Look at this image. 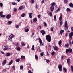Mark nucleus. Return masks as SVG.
<instances>
[{
  "label": "nucleus",
  "mask_w": 73,
  "mask_h": 73,
  "mask_svg": "<svg viewBox=\"0 0 73 73\" xmlns=\"http://www.w3.org/2000/svg\"><path fill=\"white\" fill-rule=\"evenodd\" d=\"M47 55L48 56H49V53H48V52H47Z\"/></svg>",
  "instance_id": "e2e57ef3"
},
{
  "label": "nucleus",
  "mask_w": 73,
  "mask_h": 73,
  "mask_svg": "<svg viewBox=\"0 0 73 73\" xmlns=\"http://www.w3.org/2000/svg\"><path fill=\"white\" fill-rule=\"evenodd\" d=\"M35 7H36V9H38V5L36 4L35 5Z\"/></svg>",
  "instance_id": "37998d69"
},
{
  "label": "nucleus",
  "mask_w": 73,
  "mask_h": 73,
  "mask_svg": "<svg viewBox=\"0 0 73 73\" xmlns=\"http://www.w3.org/2000/svg\"><path fill=\"white\" fill-rule=\"evenodd\" d=\"M25 16V13H23L21 15V16L22 17H24V16Z\"/></svg>",
  "instance_id": "f704fd0d"
},
{
  "label": "nucleus",
  "mask_w": 73,
  "mask_h": 73,
  "mask_svg": "<svg viewBox=\"0 0 73 73\" xmlns=\"http://www.w3.org/2000/svg\"><path fill=\"white\" fill-rule=\"evenodd\" d=\"M0 6L1 7H3V3H0Z\"/></svg>",
  "instance_id": "de8ad7c7"
},
{
  "label": "nucleus",
  "mask_w": 73,
  "mask_h": 73,
  "mask_svg": "<svg viewBox=\"0 0 73 73\" xmlns=\"http://www.w3.org/2000/svg\"><path fill=\"white\" fill-rule=\"evenodd\" d=\"M21 44L22 46H25V44H24V43L23 41L21 42Z\"/></svg>",
  "instance_id": "a211bd4d"
},
{
  "label": "nucleus",
  "mask_w": 73,
  "mask_h": 73,
  "mask_svg": "<svg viewBox=\"0 0 73 73\" xmlns=\"http://www.w3.org/2000/svg\"><path fill=\"white\" fill-rule=\"evenodd\" d=\"M14 37V35L12 34H11V35L9 36L8 40H9L11 39H12V38H13Z\"/></svg>",
  "instance_id": "423d86ee"
},
{
  "label": "nucleus",
  "mask_w": 73,
  "mask_h": 73,
  "mask_svg": "<svg viewBox=\"0 0 73 73\" xmlns=\"http://www.w3.org/2000/svg\"><path fill=\"white\" fill-rule=\"evenodd\" d=\"M35 35V33H33L32 35H31V37H33V35Z\"/></svg>",
  "instance_id": "603ef678"
},
{
  "label": "nucleus",
  "mask_w": 73,
  "mask_h": 73,
  "mask_svg": "<svg viewBox=\"0 0 73 73\" xmlns=\"http://www.w3.org/2000/svg\"><path fill=\"white\" fill-rule=\"evenodd\" d=\"M15 27H16V28H19V25H16Z\"/></svg>",
  "instance_id": "a18cd8bd"
},
{
  "label": "nucleus",
  "mask_w": 73,
  "mask_h": 73,
  "mask_svg": "<svg viewBox=\"0 0 73 73\" xmlns=\"http://www.w3.org/2000/svg\"><path fill=\"white\" fill-rule=\"evenodd\" d=\"M24 7V6H20L19 8V9L20 10H21L22 9H23Z\"/></svg>",
  "instance_id": "2eb2a0df"
},
{
  "label": "nucleus",
  "mask_w": 73,
  "mask_h": 73,
  "mask_svg": "<svg viewBox=\"0 0 73 73\" xmlns=\"http://www.w3.org/2000/svg\"><path fill=\"white\" fill-rule=\"evenodd\" d=\"M46 37V40L48 42H50L51 41V40H52L51 38V36H50L49 35H47Z\"/></svg>",
  "instance_id": "f257e3e1"
},
{
  "label": "nucleus",
  "mask_w": 73,
  "mask_h": 73,
  "mask_svg": "<svg viewBox=\"0 0 73 73\" xmlns=\"http://www.w3.org/2000/svg\"><path fill=\"white\" fill-rule=\"evenodd\" d=\"M44 26H47V24H46V22H44Z\"/></svg>",
  "instance_id": "bf43d9fd"
},
{
  "label": "nucleus",
  "mask_w": 73,
  "mask_h": 73,
  "mask_svg": "<svg viewBox=\"0 0 73 73\" xmlns=\"http://www.w3.org/2000/svg\"><path fill=\"white\" fill-rule=\"evenodd\" d=\"M23 66H21L20 67V69H23Z\"/></svg>",
  "instance_id": "09e8293b"
},
{
  "label": "nucleus",
  "mask_w": 73,
  "mask_h": 73,
  "mask_svg": "<svg viewBox=\"0 0 73 73\" xmlns=\"http://www.w3.org/2000/svg\"><path fill=\"white\" fill-rule=\"evenodd\" d=\"M29 31V29L28 28H27L25 30V32H28Z\"/></svg>",
  "instance_id": "b1692460"
},
{
  "label": "nucleus",
  "mask_w": 73,
  "mask_h": 73,
  "mask_svg": "<svg viewBox=\"0 0 73 73\" xmlns=\"http://www.w3.org/2000/svg\"><path fill=\"white\" fill-rule=\"evenodd\" d=\"M3 72H7V70H6L5 69H4L3 70Z\"/></svg>",
  "instance_id": "052dcab7"
},
{
  "label": "nucleus",
  "mask_w": 73,
  "mask_h": 73,
  "mask_svg": "<svg viewBox=\"0 0 73 73\" xmlns=\"http://www.w3.org/2000/svg\"><path fill=\"white\" fill-rule=\"evenodd\" d=\"M58 68L60 72H62V66L61 64H60L58 65Z\"/></svg>",
  "instance_id": "39448f33"
},
{
  "label": "nucleus",
  "mask_w": 73,
  "mask_h": 73,
  "mask_svg": "<svg viewBox=\"0 0 73 73\" xmlns=\"http://www.w3.org/2000/svg\"><path fill=\"white\" fill-rule=\"evenodd\" d=\"M60 8H59L57 10V11H55V12L56 13H57V12H59L60 11Z\"/></svg>",
  "instance_id": "cd10ccee"
},
{
  "label": "nucleus",
  "mask_w": 73,
  "mask_h": 73,
  "mask_svg": "<svg viewBox=\"0 0 73 73\" xmlns=\"http://www.w3.org/2000/svg\"><path fill=\"white\" fill-rule=\"evenodd\" d=\"M67 61L68 64H69V62L70 61V59L69 58H68Z\"/></svg>",
  "instance_id": "72a5a7b5"
},
{
  "label": "nucleus",
  "mask_w": 73,
  "mask_h": 73,
  "mask_svg": "<svg viewBox=\"0 0 73 73\" xmlns=\"http://www.w3.org/2000/svg\"><path fill=\"white\" fill-rule=\"evenodd\" d=\"M40 56L42 57V56H44V53H40Z\"/></svg>",
  "instance_id": "3c124183"
},
{
  "label": "nucleus",
  "mask_w": 73,
  "mask_h": 73,
  "mask_svg": "<svg viewBox=\"0 0 73 73\" xmlns=\"http://www.w3.org/2000/svg\"><path fill=\"white\" fill-rule=\"evenodd\" d=\"M4 48H4L3 49V50H4V51H5V50H8V46H7V45H6V46H4Z\"/></svg>",
  "instance_id": "0eeeda50"
},
{
  "label": "nucleus",
  "mask_w": 73,
  "mask_h": 73,
  "mask_svg": "<svg viewBox=\"0 0 73 73\" xmlns=\"http://www.w3.org/2000/svg\"><path fill=\"white\" fill-rule=\"evenodd\" d=\"M1 53L3 54H4V53L3 51H1Z\"/></svg>",
  "instance_id": "774afa93"
},
{
  "label": "nucleus",
  "mask_w": 73,
  "mask_h": 73,
  "mask_svg": "<svg viewBox=\"0 0 73 73\" xmlns=\"http://www.w3.org/2000/svg\"><path fill=\"white\" fill-rule=\"evenodd\" d=\"M44 0H42L41 2L42 4H43V3H44Z\"/></svg>",
  "instance_id": "680f3d73"
},
{
  "label": "nucleus",
  "mask_w": 73,
  "mask_h": 73,
  "mask_svg": "<svg viewBox=\"0 0 73 73\" xmlns=\"http://www.w3.org/2000/svg\"><path fill=\"white\" fill-rule=\"evenodd\" d=\"M12 69H13L14 70H15V69H16V68H15V67L14 66H12Z\"/></svg>",
  "instance_id": "4c0bfd02"
},
{
  "label": "nucleus",
  "mask_w": 73,
  "mask_h": 73,
  "mask_svg": "<svg viewBox=\"0 0 73 73\" xmlns=\"http://www.w3.org/2000/svg\"><path fill=\"white\" fill-rule=\"evenodd\" d=\"M63 58H64V56H61V59H62V60H63Z\"/></svg>",
  "instance_id": "0e129e2a"
},
{
  "label": "nucleus",
  "mask_w": 73,
  "mask_h": 73,
  "mask_svg": "<svg viewBox=\"0 0 73 73\" xmlns=\"http://www.w3.org/2000/svg\"><path fill=\"white\" fill-rule=\"evenodd\" d=\"M68 0H64V2L65 4H66L68 3Z\"/></svg>",
  "instance_id": "c03bdc74"
},
{
  "label": "nucleus",
  "mask_w": 73,
  "mask_h": 73,
  "mask_svg": "<svg viewBox=\"0 0 73 73\" xmlns=\"http://www.w3.org/2000/svg\"><path fill=\"white\" fill-rule=\"evenodd\" d=\"M34 47L35 46H34V45H32V48L31 49L32 50H35V48H34Z\"/></svg>",
  "instance_id": "e433bc0d"
},
{
  "label": "nucleus",
  "mask_w": 73,
  "mask_h": 73,
  "mask_svg": "<svg viewBox=\"0 0 73 73\" xmlns=\"http://www.w3.org/2000/svg\"><path fill=\"white\" fill-rule=\"evenodd\" d=\"M17 11V9L16 8H14V11L15 12H16Z\"/></svg>",
  "instance_id": "8fccbe9b"
},
{
  "label": "nucleus",
  "mask_w": 73,
  "mask_h": 73,
  "mask_svg": "<svg viewBox=\"0 0 73 73\" xmlns=\"http://www.w3.org/2000/svg\"><path fill=\"white\" fill-rule=\"evenodd\" d=\"M16 48L17 50H18L19 51H20L21 48L20 47V46H18V47Z\"/></svg>",
  "instance_id": "4468645a"
},
{
  "label": "nucleus",
  "mask_w": 73,
  "mask_h": 73,
  "mask_svg": "<svg viewBox=\"0 0 73 73\" xmlns=\"http://www.w3.org/2000/svg\"><path fill=\"white\" fill-rule=\"evenodd\" d=\"M12 23V21H9L8 22V23L9 24H11Z\"/></svg>",
  "instance_id": "ea45409f"
},
{
  "label": "nucleus",
  "mask_w": 73,
  "mask_h": 73,
  "mask_svg": "<svg viewBox=\"0 0 73 73\" xmlns=\"http://www.w3.org/2000/svg\"><path fill=\"white\" fill-rule=\"evenodd\" d=\"M11 15L10 14H8L7 16H6V18L7 19H9L10 18H11Z\"/></svg>",
  "instance_id": "ddd939ff"
},
{
  "label": "nucleus",
  "mask_w": 73,
  "mask_h": 73,
  "mask_svg": "<svg viewBox=\"0 0 73 73\" xmlns=\"http://www.w3.org/2000/svg\"><path fill=\"white\" fill-rule=\"evenodd\" d=\"M7 63V60H5L3 61V62L2 63V65L3 66H4V65H5V64Z\"/></svg>",
  "instance_id": "1a4fd4ad"
},
{
  "label": "nucleus",
  "mask_w": 73,
  "mask_h": 73,
  "mask_svg": "<svg viewBox=\"0 0 73 73\" xmlns=\"http://www.w3.org/2000/svg\"><path fill=\"white\" fill-rule=\"evenodd\" d=\"M13 63V60H12L8 64V65H11Z\"/></svg>",
  "instance_id": "a878e982"
},
{
  "label": "nucleus",
  "mask_w": 73,
  "mask_h": 73,
  "mask_svg": "<svg viewBox=\"0 0 73 73\" xmlns=\"http://www.w3.org/2000/svg\"><path fill=\"white\" fill-rule=\"evenodd\" d=\"M50 11L51 12H53V11H54V6H51L50 7Z\"/></svg>",
  "instance_id": "9d476101"
},
{
  "label": "nucleus",
  "mask_w": 73,
  "mask_h": 73,
  "mask_svg": "<svg viewBox=\"0 0 73 73\" xmlns=\"http://www.w3.org/2000/svg\"><path fill=\"white\" fill-rule=\"evenodd\" d=\"M59 49V48H58L57 47L55 46L54 48V50H56V51H57V50H58Z\"/></svg>",
  "instance_id": "f8f14e48"
},
{
  "label": "nucleus",
  "mask_w": 73,
  "mask_h": 73,
  "mask_svg": "<svg viewBox=\"0 0 73 73\" xmlns=\"http://www.w3.org/2000/svg\"><path fill=\"white\" fill-rule=\"evenodd\" d=\"M35 58L36 60H38V56L37 55H35Z\"/></svg>",
  "instance_id": "393cba45"
},
{
  "label": "nucleus",
  "mask_w": 73,
  "mask_h": 73,
  "mask_svg": "<svg viewBox=\"0 0 73 73\" xmlns=\"http://www.w3.org/2000/svg\"><path fill=\"white\" fill-rule=\"evenodd\" d=\"M5 15H2L1 16H0V17L1 18H2V17L4 18V17H5Z\"/></svg>",
  "instance_id": "c9c22d12"
},
{
  "label": "nucleus",
  "mask_w": 73,
  "mask_h": 73,
  "mask_svg": "<svg viewBox=\"0 0 73 73\" xmlns=\"http://www.w3.org/2000/svg\"><path fill=\"white\" fill-rule=\"evenodd\" d=\"M62 15H61L60 16V17L59 18V20H60V21H62Z\"/></svg>",
  "instance_id": "4be33fe9"
},
{
  "label": "nucleus",
  "mask_w": 73,
  "mask_h": 73,
  "mask_svg": "<svg viewBox=\"0 0 73 73\" xmlns=\"http://www.w3.org/2000/svg\"><path fill=\"white\" fill-rule=\"evenodd\" d=\"M39 41L40 43H42V40H41V38H39Z\"/></svg>",
  "instance_id": "473e14b6"
},
{
  "label": "nucleus",
  "mask_w": 73,
  "mask_h": 73,
  "mask_svg": "<svg viewBox=\"0 0 73 73\" xmlns=\"http://www.w3.org/2000/svg\"><path fill=\"white\" fill-rule=\"evenodd\" d=\"M21 59H24L25 60V56H21Z\"/></svg>",
  "instance_id": "dca6fc26"
},
{
  "label": "nucleus",
  "mask_w": 73,
  "mask_h": 73,
  "mask_svg": "<svg viewBox=\"0 0 73 73\" xmlns=\"http://www.w3.org/2000/svg\"><path fill=\"white\" fill-rule=\"evenodd\" d=\"M45 60H46V61L47 62V63H49L50 62V61L49 60L47 59H45Z\"/></svg>",
  "instance_id": "79ce46f5"
},
{
  "label": "nucleus",
  "mask_w": 73,
  "mask_h": 73,
  "mask_svg": "<svg viewBox=\"0 0 73 73\" xmlns=\"http://www.w3.org/2000/svg\"><path fill=\"white\" fill-rule=\"evenodd\" d=\"M67 12H70L71 11V9L69 8H67L66 9Z\"/></svg>",
  "instance_id": "aec40b11"
},
{
  "label": "nucleus",
  "mask_w": 73,
  "mask_h": 73,
  "mask_svg": "<svg viewBox=\"0 0 73 73\" xmlns=\"http://www.w3.org/2000/svg\"><path fill=\"white\" fill-rule=\"evenodd\" d=\"M73 27H71V32L69 34V37L72 38V36H73Z\"/></svg>",
  "instance_id": "f03ea898"
},
{
  "label": "nucleus",
  "mask_w": 73,
  "mask_h": 73,
  "mask_svg": "<svg viewBox=\"0 0 73 73\" xmlns=\"http://www.w3.org/2000/svg\"><path fill=\"white\" fill-rule=\"evenodd\" d=\"M64 30H62L60 31V33L61 35H62V33H64Z\"/></svg>",
  "instance_id": "f3484780"
},
{
  "label": "nucleus",
  "mask_w": 73,
  "mask_h": 73,
  "mask_svg": "<svg viewBox=\"0 0 73 73\" xmlns=\"http://www.w3.org/2000/svg\"><path fill=\"white\" fill-rule=\"evenodd\" d=\"M20 61V60L19 59H16V62H18Z\"/></svg>",
  "instance_id": "2f4dec72"
},
{
  "label": "nucleus",
  "mask_w": 73,
  "mask_h": 73,
  "mask_svg": "<svg viewBox=\"0 0 73 73\" xmlns=\"http://www.w3.org/2000/svg\"><path fill=\"white\" fill-rule=\"evenodd\" d=\"M54 19H56V15L54 16Z\"/></svg>",
  "instance_id": "338daca9"
},
{
  "label": "nucleus",
  "mask_w": 73,
  "mask_h": 73,
  "mask_svg": "<svg viewBox=\"0 0 73 73\" xmlns=\"http://www.w3.org/2000/svg\"><path fill=\"white\" fill-rule=\"evenodd\" d=\"M65 29L66 31H67L68 29V28H69V26H68V23L67 22V21H66L65 23Z\"/></svg>",
  "instance_id": "7ed1b4c3"
},
{
  "label": "nucleus",
  "mask_w": 73,
  "mask_h": 73,
  "mask_svg": "<svg viewBox=\"0 0 73 73\" xmlns=\"http://www.w3.org/2000/svg\"><path fill=\"white\" fill-rule=\"evenodd\" d=\"M38 18H40V17H41V15H38Z\"/></svg>",
  "instance_id": "4d7b16f0"
},
{
  "label": "nucleus",
  "mask_w": 73,
  "mask_h": 73,
  "mask_svg": "<svg viewBox=\"0 0 73 73\" xmlns=\"http://www.w3.org/2000/svg\"><path fill=\"white\" fill-rule=\"evenodd\" d=\"M11 56V53H7L6 54V56L7 57H9V56Z\"/></svg>",
  "instance_id": "412c9836"
},
{
  "label": "nucleus",
  "mask_w": 73,
  "mask_h": 73,
  "mask_svg": "<svg viewBox=\"0 0 73 73\" xmlns=\"http://www.w3.org/2000/svg\"><path fill=\"white\" fill-rule=\"evenodd\" d=\"M2 15H3V12H0V16H1Z\"/></svg>",
  "instance_id": "6e6d98bb"
},
{
  "label": "nucleus",
  "mask_w": 73,
  "mask_h": 73,
  "mask_svg": "<svg viewBox=\"0 0 73 73\" xmlns=\"http://www.w3.org/2000/svg\"><path fill=\"white\" fill-rule=\"evenodd\" d=\"M64 46L65 48H69V44H65Z\"/></svg>",
  "instance_id": "c756f323"
},
{
  "label": "nucleus",
  "mask_w": 73,
  "mask_h": 73,
  "mask_svg": "<svg viewBox=\"0 0 73 73\" xmlns=\"http://www.w3.org/2000/svg\"><path fill=\"white\" fill-rule=\"evenodd\" d=\"M31 2L33 4H34L35 3V0H31Z\"/></svg>",
  "instance_id": "5fc2aeb1"
},
{
  "label": "nucleus",
  "mask_w": 73,
  "mask_h": 73,
  "mask_svg": "<svg viewBox=\"0 0 73 73\" xmlns=\"http://www.w3.org/2000/svg\"><path fill=\"white\" fill-rule=\"evenodd\" d=\"M43 45H44L43 43H42V42L41 43H40V46H43Z\"/></svg>",
  "instance_id": "49530a36"
},
{
  "label": "nucleus",
  "mask_w": 73,
  "mask_h": 73,
  "mask_svg": "<svg viewBox=\"0 0 73 73\" xmlns=\"http://www.w3.org/2000/svg\"><path fill=\"white\" fill-rule=\"evenodd\" d=\"M40 32L41 33L42 35H44L46 34V32L44 30H41Z\"/></svg>",
  "instance_id": "6e6552de"
},
{
  "label": "nucleus",
  "mask_w": 73,
  "mask_h": 73,
  "mask_svg": "<svg viewBox=\"0 0 73 73\" xmlns=\"http://www.w3.org/2000/svg\"><path fill=\"white\" fill-rule=\"evenodd\" d=\"M12 4L14 5H16V3L15 2H13Z\"/></svg>",
  "instance_id": "864d4df0"
},
{
  "label": "nucleus",
  "mask_w": 73,
  "mask_h": 73,
  "mask_svg": "<svg viewBox=\"0 0 73 73\" xmlns=\"http://www.w3.org/2000/svg\"><path fill=\"white\" fill-rule=\"evenodd\" d=\"M63 70L65 71V72H67V69H66L65 68H63Z\"/></svg>",
  "instance_id": "58836bf2"
},
{
  "label": "nucleus",
  "mask_w": 73,
  "mask_h": 73,
  "mask_svg": "<svg viewBox=\"0 0 73 73\" xmlns=\"http://www.w3.org/2000/svg\"><path fill=\"white\" fill-rule=\"evenodd\" d=\"M39 27H40V29H41V28H42V27H41V25H40Z\"/></svg>",
  "instance_id": "69168bd1"
},
{
  "label": "nucleus",
  "mask_w": 73,
  "mask_h": 73,
  "mask_svg": "<svg viewBox=\"0 0 73 73\" xmlns=\"http://www.w3.org/2000/svg\"><path fill=\"white\" fill-rule=\"evenodd\" d=\"M51 31H53V27H52L51 28Z\"/></svg>",
  "instance_id": "13d9d810"
},
{
  "label": "nucleus",
  "mask_w": 73,
  "mask_h": 73,
  "mask_svg": "<svg viewBox=\"0 0 73 73\" xmlns=\"http://www.w3.org/2000/svg\"><path fill=\"white\" fill-rule=\"evenodd\" d=\"M32 13H30L29 14V17L30 19H31V18H32Z\"/></svg>",
  "instance_id": "6ab92c4d"
},
{
  "label": "nucleus",
  "mask_w": 73,
  "mask_h": 73,
  "mask_svg": "<svg viewBox=\"0 0 73 73\" xmlns=\"http://www.w3.org/2000/svg\"><path fill=\"white\" fill-rule=\"evenodd\" d=\"M37 21V19L36 18H34L33 20V22L36 23Z\"/></svg>",
  "instance_id": "9b49d317"
},
{
  "label": "nucleus",
  "mask_w": 73,
  "mask_h": 73,
  "mask_svg": "<svg viewBox=\"0 0 73 73\" xmlns=\"http://www.w3.org/2000/svg\"><path fill=\"white\" fill-rule=\"evenodd\" d=\"M52 56H54V54H55V52L53 51L51 53Z\"/></svg>",
  "instance_id": "7c9ffc66"
},
{
  "label": "nucleus",
  "mask_w": 73,
  "mask_h": 73,
  "mask_svg": "<svg viewBox=\"0 0 73 73\" xmlns=\"http://www.w3.org/2000/svg\"><path fill=\"white\" fill-rule=\"evenodd\" d=\"M61 43H62V41H61V40H60V41H58V44L59 45H60L61 44Z\"/></svg>",
  "instance_id": "bb28decb"
},
{
  "label": "nucleus",
  "mask_w": 73,
  "mask_h": 73,
  "mask_svg": "<svg viewBox=\"0 0 73 73\" xmlns=\"http://www.w3.org/2000/svg\"><path fill=\"white\" fill-rule=\"evenodd\" d=\"M73 52L72 49H67L66 50V54L68 53H72Z\"/></svg>",
  "instance_id": "20e7f679"
},
{
  "label": "nucleus",
  "mask_w": 73,
  "mask_h": 73,
  "mask_svg": "<svg viewBox=\"0 0 73 73\" xmlns=\"http://www.w3.org/2000/svg\"><path fill=\"white\" fill-rule=\"evenodd\" d=\"M63 24V22H62V21H61L60 22V27H61L62 26V25Z\"/></svg>",
  "instance_id": "5701e85b"
},
{
  "label": "nucleus",
  "mask_w": 73,
  "mask_h": 73,
  "mask_svg": "<svg viewBox=\"0 0 73 73\" xmlns=\"http://www.w3.org/2000/svg\"><path fill=\"white\" fill-rule=\"evenodd\" d=\"M49 15L50 16H53V14H52V13L51 12L49 13Z\"/></svg>",
  "instance_id": "a19ab883"
},
{
  "label": "nucleus",
  "mask_w": 73,
  "mask_h": 73,
  "mask_svg": "<svg viewBox=\"0 0 73 73\" xmlns=\"http://www.w3.org/2000/svg\"><path fill=\"white\" fill-rule=\"evenodd\" d=\"M55 4V3L53 2L51 4V5L52 6V7H54V6H53Z\"/></svg>",
  "instance_id": "c85d7f7f"
}]
</instances>
